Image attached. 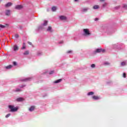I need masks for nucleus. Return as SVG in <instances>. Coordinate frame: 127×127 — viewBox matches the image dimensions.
I'll use <instances>...</instances> for the list:
<instances>
[{"instance_id":"a878e982","label":"nucleus","mask_w":127,"mask_h":127,"mask_svg":"<svg viewBox=\"0 0 127 127\" xmlns=\"http://www.w3.org/2000/svg\"><path fill=\"white\" fill-rule=\"evenodd\" d=\"M13 64L14 65V66H16V65H17V64L15 62H13Z\"/></svg>"},{"instance_id":"c756f323","label":"nucleus","mask_w":127,"mask_h":127,"mask_svg":"<svg viewBox=\"0 0 127 127\" xmlns=\"http://www.w3.org/2000/svg\"><path fill=\"white\" fill-rule=\"evenodd\" d=\"M30 79V78H26L25 79H24L23 81H29V79Z\"/></svg>"},{"instance_id":"37998d69","label":"nucleus","mask_w":127,"mask_h":127,"mask_svg":"<svg viewBox=\"0 0 127 127\" xmlns=\"http://www.w3.org/2000/svg\"><path fill=\"white\" fill-rule=\"evenodd\" d=\"M1 1V0H0V2Z\"/></svg>"},{"instance_id":"6ab92c4d","label":"nucleus","mask_w":127,"mask_h":127,"mask_svg":"<svg viewBox=\"0 0 127 127\" xmlns=\"http://www.w3.org/2000/svg\"><path fill=\"white\" fill-rule=\"evenodd\" d=\"M47 23H48V21L45 20L43 23V25L44 26H46V25H47Z\"/></svg>"},{"instance_id":"9b49d317","label":"nucleus","mask_w":127,"mask_h":127,"mask_svg":"<svg viewBox=\"0 0 127 127\" xmlns=\"http://www.w3.org/2000/svg\"><path fill=\"white\" fill-rule=\"evenodd\" d=\"M47 30V31H49V32H52V27L49 26Z\"/></svg>"},{"instance_id":"72a5a7b5","label":"nucleus","mask_w":127,"mask_h":127,"mask_svg":"<svg viewBox=\"0 0 127 127\" xmlns=\"http://www.w3.org/2000/svg\"><path fill=\"white\" fill-rule=\"evenodd\" d=\"M28 44H29V45H32V43L30 42H28Z\"/></svg>"},{"instance_id":"5701e85b","label":"nucleus","mask_w":127,"mask_h":127,"mask_svg":"<svg viewBox=\"0 0 127 127\" xmlns=\"http://www.w3.org/2000/svg\"><path fill=\"white\" fill-rule=\"evenodd\" d=\"M93 94H94V92L91 91V92H89L87 94V95H88V96H92Z\"/></svg>"},{"instance_id":"412c9836","label":"nucleus","mask_w":127,"mask_h":127,"mask_svg":"<svg viewBox=\"0 0 127 127\" xmlns=\"http://www.w3.org/2000/svg\"><path fill=\"white\" fill-rule=\"evenodd\" d=\"M126 65H127V63L125 62H122L121 63V66H126Z\"/></svg>"},{"instance_id":"4be33fe9","label":"nucleus","mask_w":127,"mask_h":127,"mask_svg":"<svg viewBox=\"0 0 127 127\" xmlns=\"http://www.w3.org/2000/svg\"><path fill=\"white\" fill-rule=\"evenodd\" d=\"M123 8H124V9H127V4H124L123 5Z\"/></svg>"},{"instance_id":"2f4dec72","label":"nucleus","mask_w":127,"mask_h":127,"mask_svg":"<svg viewBox=\"0 0 127 127\" xmlns=\"http://www.w3.org/2000/svg\"><path fill=\"white\" fill-rule=\"evenodd\" d=\"M53 73H54V71H52L50 72L49 74H50V75H51V74H53Z\"/></svg>"},{"instance_id":"f257e3e1","label":"nucleus","mask_w":127,"mask_h":127,"mask_svg":"<svg viewBox=\"0 0 127 127\" xmlns=\"http://www.w3.org/2000/svg\"><path fill=\"white\" fill-rule=\"evenodd\" d=\"M8 108L9 109H10V112H16V111H17V108L14 107V106L9 105Z\"/></svg>"},{"instance_id":"7ed1b4c3","label":"nucleus","mask_w":127,"mask_h":127,"mask_svg":"<svg viewBox=\"0 0 127 127\" xmlns=\"http://www.w3.org/2000/svg\"><path fill=\"white\" fill-rule=\"evenodd\" d=\"M15 8L16 9H22V8H23V6L22 5H17L15 6Z\"/></svg>"},{"instance_id":"ddd939ff","label":"nucleus","mask_w":127,"mask_h":127,"mask_svg":"<svg viewBox=\"0 0 127 127\" xmlns=\"http://www.w3.org/2000/svg\"><path fill=\"white\" fill-rule=\"evenodd\" d=\"M100 52H102V49H97L95 51L96 53H100Z\"/></svg>"},{"instance_id":"2eb2a0df","label":"nucleus","mask_w":127,"mask_h":127,"mask_svg":"<svg viewBox=\"0 0 127 127\" xmlns=\"http://www.w3.org/2000/svg\"><path fill=\"white\" fill-rule=\"evenodd\" d=\"M28 54H29V51H26L23 53V55H28Z\"/></svg>"},{"instance_id":"473e14b6","label":"nucleus","mask_w":127,"mask_h":127,"mask_svg":"<svg viewBox=\"0 0 127 127\" xmlns=\"http://www.w3.org/2000/svg\"><path fill=\"white\" fill-rule=\"evenodd\" d=\"M106 5H107V3H104L103 4V7H105V6H106Z\"/></svg>"},{"instance_id":"bb28decb","label":"nucleus","mask_w":127,"mask_h":127,"mask_svg":"<svg viewBox=\"0 0 127 127\" xmlns=\"http://www.w3.org/2000/svg\"><path fill=\"white\" fill-rule=\"evenodd\" d=\"M20 89H19V88H16V90H15V92H20Z\"/></svg>"},{"instance_id":"0eeeda50","label":"nucleus","mask_w":127,"mask_h":127,"mask_svg":"<svg viewBox=\"0 0 127 127\" xmlns=\"http://www.w3.org/2000/svg\"><path fill=\"white\" fill-rule=\"evenodd\" d=\"M11 5H12V3L9 2H8L7 4L5 5V7H9V6H11Z\"/></svg>"},{"instance_id":"9d476101","label":"nucleus","mask_w":127,"mask_h":127,"mask_svg":"<svg viewBox=\"0 0 127 127\" xmlns=\"http://www.w3.org/2000/svg\"><path fill=\"white\" fill-rule=\"evenodd\" d=\"M35 109V107L34 106H31L29 109V111H30V112H33V111H34Z\"/></svg>"},{"instance_id":"dca6fc26","label":"nucleus","mask_w":127,"mask_h":127,"mask_svg":"<svg viewBox=\"0 0 127 127\" xmlns=\"http://www.w3.org/2000/svg\"><path fill=\"white\" fill-rule=\"evenodd\" d=\"M11 68H12V65H8V66L5 67V68L7 69H11Z\"/></svg>"},{"instance_id":"b1692460","label":"nucleus","mask_w":127,"mask_h":127,"mask_svg":"<svg viewBox=\"0 0 127 127\" xmlns=\"http://www.w3.org/2000/svg\"><path fill=\"white\" fill-rule=\"evenodd\" d=\"M56 9H57V8H56V7H55V6H53V7L52 8V10L53 11H56Z\"/></svg>"},{"instance_id":"4c0bfd02","label":"nucleus","mask_w":127,"mask_h":127,"mask_svg":"<svg viewBox=\"0 0 127 127\" xmlns=\"http://www.w3.org/2000/svg\"><path fill=\"white\" fill-rule=\"evenodd\" d=\"M105 50H102L101 52H103V53L105 52Z\"/></svg>"},{"instance_id":"39448f33","label":"nucleus","mask_w":127,"mask_h":127,"mask_svg":"<svg viewBox=\"0 0 127 127\" xmlns=\"http://www.w3.org/2000/svg\"><path fill=\"white\" fill-rule=\"evenodd\" d=\"M60 19H61V20H66V19H67V17L65 16H60Z\"/></svg>"},{"instance_id":"7c9ffc66","label":"nucleus","mask_w":127,"mask_h":127,"mask_svg":"<svg viewBox=\"0 0 127 127\" xmlns=\"http://www.w3.org/2000/svg\"><path fill=\"white\" fill-rule=\"evenodd\" d=\"M9 116H10V114H7V115H6L5 116V118H8V117H9Z\"/></svg>"},{"instance_id":"a211bd4d","label":"nucleus","mask_w":127,"mask_h":127,"mask_svg":"<svg viewBox=\"0 0 127 127\" xmlns=\"http://www.w3.org/2000/svg\"><path fill=\"white\" fill-rule=\"evenodd\" d=\"M93 8L94 9H98V8H99V5H95L93 7Z\"/></svg>"},{"instance_id":"393cba45","label":"nucleus","mask_w":127,"mask_h":127,"mask_svg":"<svg viewBox=\"0 0 127 127\" xmlns=\"http://www.w3.org/2000/svg\"><path fill=\"white\" fill-rule=\"evenodd\" d=\"M96 67V64H92L91 65V68H95Z\"/></svg>"},{"instance_id":"1a4fd4ad","label":"nucleus","mask_w":127,"mask_h":127,"mask_svg":"<svg viewBox=\"0 0 127 127\" xmlns=\"http://www.w3.org/2000/svg\"><path fill=\"white\" fill-rule=\"evenodd\" d=\"M92 98L93 100H99V99H100V97H99L98 96H95V95L92 96Z\"/></svg>"},{"instance_id":"79ce46f5","label":"nucleus","mask_w":127,"mask_h":127,"mask_svg":"<svg viewBox=\"0 0 127 127\" xmlns=\"http://www.w3.org/2000/svg\"><path fill=\"white\" fill-rule=\"evenodd\" d=\"M38 56H39V54H38Z\"/></svg>"},{"instance_id":"58836bf2","label":"nucleus","mask_w":127,"mask_h":127,"mask_svg":"<svg viewBox=\"0 0 127 127\" xmlns=\"http://www.w3.org/2000/svg\"><path fill=\"white\" fill-rule=\"evenodd\" d=\"M109 64H110L108 63H105V64H106V65H109Z\"/></svg>"},{"instance_id":"c9c22d12","label":"nucleus","mask_w":127,"mask_h":127,"mask_svg":"<svg viewBox=\"0 0 127 127\" xmlns=\"http://www.w3.org/2000/svg\"><path fill=\"white\" fill-rule=\"evenodd\" d=\"M98 20H99V18H96L95 19V21H98Z\"/></svg>"},{"instance_id":"f03ea898","label":"nucleus","mask_w":127,"mask_h":127,"mask_svg":"<svg viewBox=\"0 0 127 127\" xmlns=\"http://www.w3.org/2000/svg\"><path fill=\"white\" fill-rule=\"evenodd\" d=\"M83 31L84 32V35H86V36L91 35V33H90V31L88 29H84Z\"/></svg>"},{"instance_id":"a19ab883","label":"nucleus","mask_w":127,"mask_h":127,"mask_svg":"<svg viewBox=\"0 0 127 127\" xmlns=\"http://www.w3.org/2000/svg\"><path fill=\"white\" fill-rule=\"evenodd\" d=\"M74 1H78V0H74Z\"/></svg>"},{"instance_id":"4468645a","label":"nucleus","mask_w":127,"mask_h":127,"mask_svg":"<svg viewBox=\"0 0 127 127\" xmlns=\"http://www.w3.org/2000/svg\"><path fill=\"white\" fill-rule=\"evenodd\" d=\"M26 46H25V43H23V46L21 48V49L23 50V49H25Z\"/></svg>"},{"instance_id":"20e7f679","label":"nucleus","mask_w":127,"mask_h":127,"mask_svg":"<svg viewBox=\"0 0 127 127\" xmlns=\"http://www.w3.org/2000/svg\"><path fill=\"white\" fill-rule=\"evenodd\" d=\"M8 24H5L4 25L0 24V27L1 28H5V27H8Z\"/></svg>"},{"instance_id":"ea45409f","label":"nucleus","mask_w":127,"mask_h":127,"mask_svg":"<svg viewBox=\"0 0 127 127\" xmlns=\"http://www.w3.org/2000/svg\"><path fill=\"white\" fill-rule=\"evenodd\" d=\"M105 0H100V1L103 2V1H105Z\"/></svg>"},{"instance_id":"f704fd0d","label":"nucleus","mask_w":127,"mask_h":127,"mask_svg":"<svg viewBox=\"0 0 127 127\" xmlns=\"http://www.w3.org/2000/svg\"><path fill=\"white\" fill-rule=\"evenodd\" d=\"M62 43H63V41H61L59 42V44H62Z\"/></svg>"},{"instance_id":"c85d7f7f","label":"nucleus","mask_w":127,"mask_h":127,"mask_svg":"<svg viewBox=\"0 0 127 127\" xmlns=\"http://www.w3.org/2000/svg\"><path fill=\"white\" fill-rule=\"evenodd\" d=\"M15 38H18L19 37V36L17 34L15 35Z\"/></svg>"},{"instance_id":"423d86ee","label":"nucleus","mask_w":127,"mask_h":127,"mask_svg":"<svg viewBox=\"0 0 127 127\" xmlns=\"http://www.w3.org/2000/svg\"><path fill=\"white\" fill-rule=\"evenodd\" d=\"M16 101L17 102H22L24 101V99H23V98L20 97V98H17Z\"/></svg>"},{"instance_id":"cd10ccee","label":"nucleus","mask_w":127,"mask_h":127,"mask_svg":"<svg viewBox=\"0 0 127 127\" xmlns=\"http://www.w3.org/2000/svg\"><path fill=\"white\" fill-rule=\"evenodd\" d=\"M123 77L124 78H126L127 77V74H126V73H123Z\"/></svg>"},{"instance_id":"6e6552de","label":"nucleus","mask_w":127,"mask_h":127,"mask_svg":"<svg viewBox=\"0 0 127 127\" xmlns=\"http://www.w3.org/2000/svg\"><path fill=\"white\" fill-rule=\"evenodd\" d=\"M5 14L7 16H9V15H10V10H6Z\"/></svg>"},{"instance_id":"f8f14e48","label":"nucleus","mask_w":127,"mask_h":127,"mask_svg":"<svg viewBox=\"0 0 127 127\" xmlns=\"http://www.w3.org/2000/svg\"><path fill=\"white\" fill-rule=\"evenodd\" d=\"M19 49L18 46L15 45L14 46V51H17Z\"/></svg>"},{"instance_id":"f3484780","label":"nucleus","mask_w":127,"mask_h":127,"mask_svg":"<svg viewBox=\"0 0 127 127\" xmlns=\"http://www.w3.org/2000/svg\"><path fill=\"white\" fill-rule=\"evenodd\" d=\"M87 10H88L87 8H84L82 9V12H87Z\"/></svg>"},{"instance_id":"aec40b11","label":"nucleus","mask_w":127,"mask_h":127,"mask_svg":"<svg viewBox=\"0 0 127 127\" xmlns=\"http://www.w3.org/2000/svg\"><path fill=\"white\" fill-rule=\"evenodd\" d=\"M62 81V79H59L58 80L55 81V83L56 84H57L58 83H60V82H61Z\"/></svg>"},{"instance_id":"e433bc0d","label":"nucleus","mask_w":127,"mask_h":127,"mask_svg":"<svg viewBox=\"0 0 127 127\" xmlns=\"http://www.w3.org/2000/svg\"><path fill=\"white\" fill-rule=\"evenodd\" d=\"M71 52H72L71 51H68L67 52V53H71Z\"/></svg>"}]
</instances>
